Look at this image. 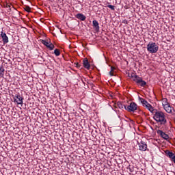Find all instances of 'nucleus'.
<instances>
[{
    "label": "nucleus",
    "mask_w": 175,
    "mask_h": 175,
    "mask_svg": "<svg viewBox=\"0 0 175 175\" xmlns=\"http://www.w3.org/2000/svg\"><path fill=\"white\" fill-rule=\"evenodd\" d=\"M153 118L157 122H159L161 125H166L167 120H166V116L162 111H158L154 109L153 112Z\"/></svg>",
    "instance_id": "1"
},
{
    "label": "nucleus",
    "mask_w": 175,
    "mask_h": 175,
    "mask_svg": "<svg viewBox=\"0 0 175 175\" xmlns=\"http://www.w3.org/2000/svg\"><path fill=\"white\" fill-rule=\"evenodd\" d=\"M146 49L149 53L154 54L158 52V50H159V46H158L155 42H149V44L147 45Z\"/></svg>",
    "instance_id": "2"
},
{
    "label": "nucleus",
    "mask_w": 175,
    "mask_h": 175,
    "mask_svg": "<svg viewBox=\"0 0 175 175\" xmlns=\"http://www.w3.org/2000/svg\"><path fill=\"white\" fill-rule=\"evenodd\" d=\"M134 80L135 83H136V84L139 85L140 87H146V85H147V82L144 81L142 77H136V79Z\"/></svg>",
    "instance_id": "3"
},
{
    "label": "nucleus",
    "mask_w": 175,
    "mask_h": 175,
    "mask_svg": "<svg viewBox=\"0 0 175 175\" xmlns=\"http://www.w3.org/2000/svg\"><path fill=\"white\" fill-rule=\"evenodd\" d=\"M126 110L129 111H132L133 113H135L136 110H137V104L135 103H131L128 107Z\"/></svg>",
    "instance_id": "4"
},
{
    "label": "nucleus",
    "mask_w": 175,
    "mask_h": 175,
    "mask_svg": "<svg viewBox=\"0 0 175 175\" xmlns=\"http://www.w3.org/2000/svg\"><path fill=\"white\" fill-rule=\"evenodd\" d=\"M23 98L20 94H16L14 97V101L16 102L17 105H23Z\"/></svg>",
    "instance_id": "5"
},
{
    "label": "nucleus",
    "mask_w": 175,
    "mask_h": 175,
    "mask_svg": "<svg viewBox=\"0 0 175 175\" xmlns=\"http://www.w3.org/2000/svg\"><path fill=\"white\" fill-rule=\"evenodd\" d=\"M138 146L140 151H147V144L144 143L143 141L138 143Z\"/></svg>",
    "instance_id": "6"
},
{
    "label": "nucleus",
    "mask_w": 175,
    "mask_h": 175,
    "mask_svg": "<svg viewBox=\"0 0 175 175\" xmlns=\"http://www.w3.org/2000/svg\"><path fill=\"white\" fill-rule=\"evenodd\" d=\"M1 37L2 38L3 43L6 44L9 43V38L6 35V33H4L3 31L1 32Z\"/></svg>",
    "instance_id": "7"
},
{
    "label": "nucleus",
    "mask_w": 175,
    "mask_h": 175,
    "mask_svg": "<svg viewBox=\"0 0 175 175\" xmlns=\"http://www.w3.org/2000/svg\"><path fill=\"white\" fill-rule=\"evenodd\" d=\"M157 133L158 135H160L161 137H163V139H165V140H169V135L165 134V132L161 130H158Z\"/></svg>",
    "instance_id": "8"
},
{
    "label": "nucleus",
    "mask_w": 175,
    "mask_h": 175,
    "mask_svg": "<svg viewBox=\"0 0 175 175\" xmlns=\"http://www.w3.org/2000/svg\"><path fill=\"white\" fill-rule=\"evenodd\" d=\"M83 67L85 68V69H90V68H91V65L90 64L88 59H84L83 61Z\"/></svg>",
    "instance_id": "9"
},
{
    "label": "nucleus",
    "mask_w": 175,
    "mask_h": 175,
    "mask_svg": "<svg viewBox=\"0 0 175 175\" xmlns=\"http://www.w3.org/2000/svg\"><path fill=\"white\" fill-rule=\"evenodd\" d=\"M75 17L78 18V20H81V21H85V19L87 18L83 14H77Z\"/></svg>",
    "instance_id": "10"
},
{
    "label": "nucleus",
    "mask_w": 175,
    "mask_h": 175,
    "mask_svg": "<svg viewBox=\"0 0 175 175\" xmlns=\"http://www.w3.org/2000/svg\"><path fill=\"white\" fill-rule=\"evenodd\" d=\"M93 27L96 31V32L99 31V23H98V21L94 20L92 21Z\"/></svg>",
    "instance_id": "11"
},
{
    "label": "nucleus",
    "mask_w": 175,
    "mask_h": 175,
    "mask_svg": "<svg viewBox=\"0 0 175 175\" xmlns=\"http://www.w3.org/2000/svg\"><path fill=\"white\" fill-rule=\"evenodd\" d=\"M145 107H146V109H148L149 110V111H150V113H152V114L154 113V111L157 110V109H154V107H152V105H151L150 103H148Z\"/></svg>",
    "instance_id": "12"
},
{
    "label": "nucleus",
    "mask_w": 175,
    "mask_h": 175,
    "mask_svg": "<svg viewBox=\"0 0 175 175\" xmlns=\"http://www.w3.org/2000/svg\"><path fill=\"white\" fill-rule=\"evenodd\" d=\"M163 109L167 113H172V106H170V104H167V105L163 107Z\"/></svg>",
    "instance_id": "13"
},
{
    "label": "nucleus",
    "mask_w": 175,
    "mask_h": 175,
    "mask_svg": "<svg viewBox=\"0 0 175 175\" xmlns=\"http://www.w3.org/2000/svg\"><path fill=\"white\" fill-rule=\"evenodd\" d=\"M128 76L129 77H130V79H133V80L135 81V79H137L136 77H139V75H137L136 74L132 72L131 73H128Z\"/></svg>",
    "instance_id": "14"
},
{
    "label": "nucleus",
    "mask_w": 175,
    "mask_h": 175,
    "mask_svg": "<svg viewBox=\"0 0 175 175\" xmlns=\"http://www.w3.org/2000/svg\"><path fill=\"white\" fill-rule=\"evenodd\" d=\"M139 99L141 103L143 105V106H144L146 107V106L147 105L148 102L147 100H146V99H144L142 97H139Z\"/></svg>",
    "instance_id": "15"
},
{
    "label": "nucleus",
    "mask_w": 175,
    "mask_h": 175,
    "mask_svg": "<svg viewBox=\"0 0 175 175\" xmlns=\"http://www.w3.org/2000/svg\"><path fill=\"white\" fill-rule=\"evenodd\" d=\"M165 155H167V157L170 158V159L172 158V155L174 154V153H173L172 152H170V150H165Z\"/></svg>",
    "instance_id": "16"
},
{
    "label": "nucleus",
    "mask_w": 175,
    "mask_h": 175,
    "mask_svg": "<svg viewBox=\"0 0 175 175\" xmlns=\"http://www.w3.org/2000/svg\"><path fill=\"white\" fill-rule=\"evenodd\" d=\"M5 75V68H3V66H0V76L3 77Z\"/></svg>",
    "instance_id": "17"
},
{
    "label": "nucleus",
    "mask_w": 175,
    "mask_h": 175,
    "mask_svg": "<svg viewBox=\"0 0 175 175\" xmlns=\"http://www.w3.org/2000/svg\"><path fill=\"white\" fill-rule=\"evenodd\" d=\"M118 107H119V109H124V107L125 108V110H126V106L122 105V103L121 102H118Z\"/></svg>",
    "instance_id": "18"
},
{
    "label": "nucleus",
    "mask_w": 175,
    "mask_h": 175,
    "mask_svg": "<svg viewBox=\"0 0 175 175\" xmlns=\"http://www.w3.org/2000/svg\"><path fill=\"white\" fill-rule=\"evenodd\" d=\"M54 54L56 55V57H59V55H61V52L59 51V49H55Z\"/></svg>",
    "instance_id": "19"
},
{
    "label": "nucleus",
    "mask_w": 175,
    "mask_h": 175,
    "mask_svg": "<svg viewBox=\"0 0 175 175\" xmlns=\"http://www.w3.org/2000/svg\"><path fill=\"white\" fill-rule=\"evenodd\" d=\"M127 169L129 170L130 173H133V172H135V167H133V165H129Z\"/></svg>",
    "instance_id": "20"
},
{
    "label": "nucleus",
    "mask_w": 175,
    "mask_h": 175,
    "mask_svg": "<svg viewBox=\"0 0 175 175\" xmlns=\"http://www.w3.org/2000/svg\"><path fill=\"white\" fill-rule=\"evenodd\" d=\"M169 104V102H167V98H163V106L165 107Z\"/></svg>",
    "instance_id": "21"
},
{
    "label": "nucleus",
    "mask_w": 175,
    "mask_h": 175,
    "mask_svg": "<svg viewBox=\"0 0 175 175\" xmlns=\"http://www.w3.org/2000/svg\"><path fill=\"white\" fill-rule=\"evenodd\" d=\"M47 49H49V50H54V44H49L48 46H46Z\"/></svg>",
    "instance_id": "22"
},
{
    "label": "nucleus",
    "mask_w": 175,
    "mask_h": 175,
    "mask_svg": "<svg viewBox=\"0 0 175 175\" xmlns=\"http://www.w3.org/2000/svg\"><path fill=\"white\" fill-rule=\"evenodd\" d=\"M24 9L28 13H31V8L29 6L26 5Z\"/></svg>",
    "instance_id": "23"
},
{
    "label": "nucleus",
    "mask_w": 175,
    "mask_h": 175,
    "mask_svg": "<svg viewBox=\"0 0 175 175\" xmlns=\"http://www.w3.org/2000/svg\"><path fill=\"white\" fill-rule=\"evenodd\" d=\"M42 43H43L44 44V46H46V47H48V46L49 44V42L44 40H42Z\"/></svg>",
    "instance_id": "24"
},
{
    "label": "nucleus",
    "mask_w": 175,
    "mask_h": 175,
    "mask_svg": "<svg viewBox=\"0 0 175 175\" xmlns=\"http://www.w3.org/2000/svg\"><path fill=\"white\" fill-rule=\"evenodd\" d=\"M170 159L172 162H174V163H175V154H174Z\"/></svg>",
    "instance_id": "25"
},
{
    "label": "nucleus",
    "mask_w": 175,
    "mask_h": 175,
    "mask_svg": "<svg viewBox=\"0 0 175 175\" xmlns=\"http://www.w3.org/2000/svg\"><path fill=\"white\" fill-rule=\"evenodd\" d=\"M107 8H109V9H111V10H114V5H108Z\"/></svg>",
    "instance_id": "26"
},
{
    "label": "nucleus",
    "mask_w": 175,
    "mask_h": 175,
    "mask_svg": "<svg viewBox=\"0 0 175 175\" xmlns=\"http://www.w3.org/2000/svg\"><path fill=\"white\" fill-rule=\"evenodd\" d=\"M114 70H116V67L111 66V72H114Z\"/></svg>",
    "instance_id": "27"
},
{
    "label": "nucleus",
    "mask_w": 175,
    "mask_h": 175,
    "mask_svg": "<svg viewBox=\"0 0 175 175\" xmlns=\"http://www.w3.org/2000/svg\"><path fill=\"white\" fill-rule=\"evenodd\" d=\"M122 24H128V21L124 20V21H122Z\"/></svg>",
    "instance_id": "28"
},
{
    "label": "nucleus",
    "mask_w": 175,
    "mask_h": 175,
    "mask_svg": "<svg viewBox=\"0 0 175 175\" xmlns=\"http://www.w3.org/2000/svg\"><path fill=\"white\" fill-rule=\"evenodd\" d=\"M109 75H110V76H114V74H113V71H110Z\"/></svg>",
    "instance_id": "29"
},
{
    "label": "nucleus",
    "mask_w": 175,
    "mask_h": 175,
    "mask_svg": "<svg viewBox=\"0 0 175 175\" xmlns=\"http://www.w3.org/2000/svg\"><path fill=\"white\" fill-rule=\"evenodd\" d=\"M76 66L77 68H80V64H79V63H76Z\"/></svg>",
    "instance_id": "30"
}]
</instances>
